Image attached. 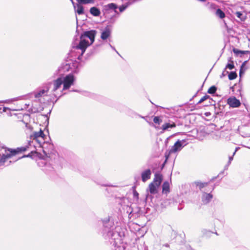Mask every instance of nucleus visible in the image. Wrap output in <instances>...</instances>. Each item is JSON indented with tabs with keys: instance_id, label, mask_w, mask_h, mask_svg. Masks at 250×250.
<instances>
[{
	"instance_id": "f257e3e1",
	"label": "nucleus",
	"mask_w": 250,
	"mask_h": 250,
	"mask_svg": "<svg viewBox=\"0 0 250 250\" xmlns=\"http://www.w3.org/2000/svg\"><path fill=\"white\" fill-rule=\"evenodd\" d=\"M110 226L108 222L104 223V228L103 230V235L106 238H109L114 250H124L125 246L123 242L122 234L118 231L119 228L116 227L115 230H113V229H111L109 227Z\"/></svg>"
},
{
	"instance_id": "f03ea898",
	"label": "nucleus",
	"mask_w": 250,
	"mask_h": 250,
	"mask_svg": "<svg viewBox=\"0 0 250 250\" xmlns=\"http://www.w3.org/2000/svg\"><path fill=\"white\" fill-rule=\"evenodd\" d=\"M96 34V31L93 30L84 32L81 36L79 44L75 47H73L74 50L71 51V56H73L75 52L79 53V55L76 57L80 60L86 48L94 42Z\"/></svg>"
},
{
	"instance_id": "7ed1b4c3",
	"label": "nucleus",
	"mask_w": 250,
	"mask_h": 250,
	"mask_svg": "<svg viewBox=\"0 0 250 250\" xmlns=\"http://www.w3.org/2000/svg\"><path fill=\"white\" fill-rule=\"evenodd\" d=\"M31 146V143H29L28 145L17 147L15 149H4V152H2L0 153V166L3 164L7 159L11 158L16 154L26 151Z\"/></svg>"
},
{
	"instance_id": "20e7f679",
	"label": "nucleus",
	"mask_w": 250,
	"mask_h": 250,
	"mask_svg": "<svg viewBox=\"0 0 250 250\" xmlns=\"http://www.w3.org/2000/svg\"><path fill=\"white\" fill-rule=\"evenodd\" d=\"M51 83H48L42 88H39L34 92V97L38 99L40 102H42L41 98L47 95L48 92L50 88Z\"/></svg>"
},
{
	"instance_id": "39448f33",
	"label": "nucleus",
	"mask_w": 250,
	"mask_h": 250,
	"mask_svg": "<svg viewBox=\"0 0 250 250\" xmlns=\"http://www.w3.org/2000/svg\"><path fill=\"white\" fill-rule=\"evenodd\" d=\"M79 65V63L77 62H66L65 63H63L62 66L60 68L59 70L63 72L69 71L70 70L74 73H77L78 71L77 70V68Z\"/></svg>"
},
{
	"instance_id": "423d86ee",
	"label": "nucleus",
	"mask_w": 250,
	"mask_h": 250,
	"mask_svg": "<svg viewBox=\"0 0 250 250\" xmlns=\"http://www.w3.org/2000/svg\"><path fill=\"white\" fill-rule=\"evenodd\" d=\"M187 144L186 140H178L169 150V154L175 153L180 151Z\"/></svg>"
},
{
	"instance_id": "0eeeda50",
	"label": "nucleus",
	"mask_w": 250,
	"mask_h": 250,
	"mask_svg": "<svg viewBox=\"0 0 250 250\" xmlns=\"http://www.w3.org/2000/svg\"><path fill=\"white\" fill-rule=\"evenodd\" d=\"M75 78L73 74H69L62 78L63 89L62 90L68 89L70 86L74 84Z\"/></svg>"
},
{
	"instance_id": "6e6552de",
	"label": "nucleus",
	"mask_w": 250,
	"mask_h": 250,
	"mask_svg": "<svg viewBox=\"0 0 250 250\" xmlns=\"http://www.w3.org/2000/svg\"><path fill=\"white\" fill-rule=\"evenodd\" d=\"M44 137L45 135L42 129L38 132H33L30 135L31 139L37 142L40 146L43 142Z\"/></svg>"
},
{
	"instance_id": "1a4fd4ad",
	"label": "nucleus",
	"mask_w": 250,
	"mask_h": 250,
	"mask_svg": "<svg viewBox=\"0 0 250 250\" xmlns=\"http://www.w3.org/2000/svg\"><path fill=\"white\" fill-rule=\"evenodd\" d=\"M52 85V83H50ZM63 84L62 78H59L57 80H55L52 84L53 85V87L52 90V92H53V95L57 97H58L57 94L56 93V91L60 88L61 85Z\"/></svg>"
},
{
	"instance_id": "9d476101",
	"label": "nucleus",
	"mask_w": 250,
	"mask_h": 250,
	"mask_svg": "<svg viewBox=\"0 0 250 250\" xmlns=\"http://www.w3.org/2000/svg\"><path fill=\"white\" fill-rule=\"evenodd\" d=\"M228 104L232 107H238L240 105V102L235 97H231L228 99Z\"/></svg>"
},
{
	"instance_id": "9b49d317",
	"label": "nucleus",
	"mask_w": 250,
	"mask_h": 250,
	"mask_svg": "<svg viewBox=\"0 0 250 250\" xmlns=\"http://www.w3.org/2000/svg\"><path fill=\"white\" fill-rule=\"evenodd\" d=\"M117 5L113 3H111L105 5L104 6V14L109 13L110 12V10H114L115 13H117L116 9H117Z\"/></svg>"
},
{
	"instance_id": "f8f14e48",
	"label": "nucleus",
	"mask_w": 250,
	"mask_h": 250,
	"mask_svg": "<svg viewBox=\"0 0 250 250\" xmlns=\"http://www.w3.org/2000/svg\"><path fill=\"white\" fill-rule=\"evenodd\" d=\"M159 187L160 186L157 184L151 183L149 184L146 191L149 192V193L152 194H156L158 192V189Z\"/></svg>"
},
{
	"instance_id": "ddd939ff",
	"label": "nucleus",
	"mask_w": 250,
	"mask_h": 250,
	"mask_svg": "<svg viewBox=\"0 0 250 250\" xmlns=\"http://www.w3.org/2000/svg\"><path fill=\"white\" fill-rule=\"evenodd\" d=\"M111 34V29L108 26H106L102 32L101 38L103 40H106L110 37Z\"/></svg>"
},
{
	"instance_id": "4468645a",
	"label": "nucleus",
	"mask_w": 250,
	"mask_h": 250,
	"mask_svg": "<svg viewBox=\"0 0 250 250\" xmlns=\"http://www.w3.org/2000/svg\"><path fill=\"white\" fill-rule=\"evenodd\" d=\"M151 171L150 169H147L143 171L141 173L142 180L144 182H146L151 177Z\"/></svg>"
},
{
	"instance_id": "2eb2a0df",
	"label": "nucleus",
	"mask_w": 250,
	"mask_h": 250,
	"mask_svg": "<svg viewBox=\"0 0 250 250\" xmlns=\"http://www.w3.org/2000/svg\"><path fill=\"white\" fill-rule=\"evenodd\" d=\"M212 198V195L210 193H204L202 195V201L204 204H207L211 200Z\"/></svg>"
},
{
	"instance_id": "dca6fc26",
	"label": "nucleus",
	"mask_w": 250,
	"mask_h": 250,
	"mask_svg": "<svg viewBox=\"0 0 250 250\" xmlns=\"http://www.w3.org/2000/svg\"><path fill=\"white\" fill-rule=\"evenodd\" d=\"M71 1H72V3L73 4L75 12H77L79 15H82V14H83L84 13L83 7L81 5V4H79L78 3V4H77L75 5L74 3V2L73 1V0H71Z\"/></svg>"
},
{
	"instance_id": "f3484780",
	"label": "nucleus",
	"mask_w": 250,
	"mask_h": 250,
	"mask_svg": "<svg viewBox=\"0 0 250 250\" xmlns=\"http://www.w3.org/2000/svg\"><path fill=\"white\" fill-rule=\"evenodd\" d=\"M162 181V176L161 174L159 173H156L155 174L154 178L152 183L157 184L160 186Z\"/></svg>"
},
{
	"instance_id": "a211bd4d",
	"label": "nucleus",
	"mask_w": 250,
	"mask_h": 250,
	"mask_svg": "<svg viewBox=\"0 0 250 250\" xmlns=\"http://www.w3.org/2000/svg\"><path fill=\"white\" fill-rule=\"evenodd\" d=\"M89 12L92 15L95 17H98L101 14V11L100 9L96 7H92L90 8Z\"/></svg>"
},
{
	"instance_id": "6ab92c4d",
	"label": "nucleus",
	"mask_w": 250,
	"mask_h": 250,
	"mask_svg": "<svg viewBox=\"0 0 250 250\" xmlns=\"http://www.w3.org/2000/svg\"><path fill=\"white\" fill-rule=\"evenodd\" d=\"M162 192L164 194H167L169 192V184L168 182H165L162 186Z\"/></svg>"
},
{
	"instance_id": "aec40b11",
	"label": "nucleus",
	"mask_w": 250,
	"mask_h": 250,
	"mask_svg": "<svg viewBox=\"0 0 250 250\" xmlns=\"http://www.w3.org/2000/svg\"><path fill=\"white\" fill-rule=\"evenodd\" d=\"M176 126V125L174 123L172 124L170 123H165L162 126V129L163 131L167 130L169 128H173Z\"/></svg>"
},
{
	"instance_id": "412c9836",
	"label": "nucleus",
	"mask_w": 250,
	"mask_h": 250,
	"mask_svg": "<svg viewBox=\"0 0 250 250\" xmlns=\"http://www.w3.org/2000/svg\"><path fill=\"white\" fill-rule=\"evenodd\" d=\"M79 4H94L95 0H76Z\"/></svg>"
},
{
	"instance_id": "4be33fe9",
	"label": "nucleus",
	"mask_w": 250,
	"mask_h": 250,
	"mask_svg": "<svg viewBox=\"0 0 250 250\" xmlns=\"http://www.w3.org/2000/svg\"><path fill=\"white\" fill-rule=\"evenodd\" d=\"M216 15L221 19H223L225 17L224 12L220 9H218L215 13Z\"/></svg>"
},
{
	"instance_id": "5701e85b",
	"label": "nucleus",
	"mask_w": 250,
	"mask_h": 250,
	"mask_svg": "<svg viewBox=\"0 0 250 250\" xmlns=\"http://www.w3.org/2000/svg\"><path fill=\"white\" fill-rule=\"evenodd\" d=\"M236 16L239 18L241 21H243L246 18V16L241 12H237L235 13Z\"/></svg>"
},
{
	"instance_id": "b1692460",
	"label": "nucleus",
	"mask_w": 250,
	"mask_h": 250,
	"mask_svg": "<svg viewBox=\"0 0 250 250\" xmlns=\"http://www.w3.org/2000/svg\"><path fill=\"white\" fill-rule=\"evenodd\" d=\"M237 77V74L235 72H231L229 74V79L230 80L235 79Z\"/></svg>"
},
{
	"instance_id": "393cba45",
	"label": "nucleus",
	"mask_w": 250,
	"mask_h": 250,
	"mask_svg": "<svg viewBox=\"0 0 250 250\" xmlns=\"http://www.w3.org/2000/svg\"><path fill=\"white\" fill-rule=\"evenodd\" d=\"M217 88L215 86H212L208 89V92L209 94H214Z\"/></svg>"
},
{
	"instance_id": "a878e982",
	"label": "nucleus",
	"mask_w": 250,
	"mask_h": 250,
	"mask_svg": "<svg viewBox=\"0 0 250 250\" xmlns=\"http://www.w3.org/2000/svg\"><path fill=\"white\" fill-rule=\"evenodd\" d=\"M196 184L197 186H198L200 189L203 188L204 187L207 185V183H203L201 182H197Z\"/></svg>"
},
{
	"instance_id": "bb28decb",
	"label": "nucleus",
	"mask_w": 250,
	"mask_h": 250,
	"mask_svg": "<svg viewBox=\"0 0 250 250\" xmlns=\"http://www.w3.org/2000/svg\"><path fill=\"white\" fill-rule=\"evenodd\" d=\"M234 67L233 62H231V63H228L226 66V69L228 68L229 70L232 69Z\"/></svg>"
},
{
	"instance_id": "cd10ccee",
	"label": "nucleus",
	"mask_w": 250,
	"mask_h": 250,
	"mask_svg": "<svg viewBox=\"0 0 250 250\" xmlns=\"http://www.w3.org/2000/svg\"><path fill=\"white\" fill-rule=\"evenodd\" d=\"M209 98V96L208 95H205L204 96H203L201 99L198 102V104H201L202 103V102H203L204 101H205V100H206L207 99H208Z\"/></svg>"
},
{
	"instance_id": "c85d7f7f",
	"label": "nucleus",
	"mask_w": 250,
	"mask_h": 250,
	"mask_svg": "<svg viewBox=\"0 0 250 250\" xmlns=\"http://www.w3.org/2000/svg\"><path fill=\"white\" fill-rule=\"evenodd\" d=\"M153 122L155 124H160V120L159 117L156 116L153 119Z\"/></svg>"
},
{
	"instance_id": "c756f323",
	"label": "nucleus",
	"mask_w": 250,
	"mask_h": 250,
	"mask_svg": "<svg viewBox=\"0 0 250 250\" xmlns=\"http://www.w3.org/2000/svg\"><path fill=\"white\" fill-rule=\"evenodd\" d=\"M119 8L121 12H123L126 9L125 6L123 5L120 6Z\"/></svg>"
},
{
	"instance_id": "7c9ffc66",
	"label": "nucleus",
	"mask_w": 250,
	"mask_h": 250,
	"mask_svg": "<svg viewBox=\"0 0 250 250\" xmlns=\"http://www.w3.org/2000/svg\"><path fill=\"white\" fill-rule=\"evenodd\" d=\"M11 109L8 107H4L3 108V112H6L7 111H11Z\"/></svg>"
},
{
	"instance_id": "2f4dec72",
	"label": "nucleus",
	"mask_w": 250,
	"mask_h": 250,
	"mask_svg": "<svg viewBox=\"0 0 250 250\" xmlns=\"http://www.w3.org/2000/svg\"><path fill=\"white\" fill-rule=\"evenodd\" d=\"M245 62L242 65L241 67V69H240V75L241 76V74L243 72V66L244 65L245 62Z\"/></svg>"
},
{
	"instance_id": "473e14b6",
	"label": "nucleus",
	"mask_w": 250,
	"mask_h": 250,
	"mask_svg": "<svg viewBox=\"0 0 250 250\" xmlns=\"http://www.w3.org/2000/svg\"><path fill=\"white\" fill-rule=\"evenodd\" d=\"M33 153V151H31V153H29L27 155H24L22 157H30L32 156L31 154Z\"/></svg>"
},
{
	"instance_id": "72a5a7b5",
	"label": "nucleus",
	"mask_w": 250,
	"mask_h": 250,
	"mask_svg": "<svg viewBox=\"0 0 250 250\" xmlns=\"http://www.w3.org/2000/svg\"><path fill=\"white\" fill-rule=\"evenodd\" d=\"M233 156L232 155V156L229 157V160L228 162L229 165L231 163V161L233 160Z\"/></svg>"
},
{
	"instance_id": "f704fd0d",
	"label": "nucleus",
	"mask_w": 250,
	"mask_h": 250,
	"mask_svg": "<svg viewBox=\"0 0 250 250\" xmlns=\"http://www.w3.org/2000/svg\"><path fill=\"white\" fill-rule=\"evenodd\" d=\"M239 148H240L239 147H236L235 151L234 152V153L233 154V156H234L235 155V153L239 149Z\"/></svg>"
},
{
	"instance_id": "c9c22d12",
	"label": "nucleus",
	"mask_w": 250,
	"mask_h": 250,
	"mask_svg": "<svg viewBox=\"0 0 250 250\" xmlns=\"http://www.w3.org/2000/svg\"><path fill=\"white\" fill-rule=\"evenodd\" d=\"M234 52L236 53H237L238 52H240V53H242L244 54L243 52L241 51H239V50H234Z\"/></svg>"
},
{
	"instance_id": "e433bc0d",
	"label": "nucleus",
	"mask_w": 250,
	"mask_h": 250,
	"mask_svg": "<svg viewBox=\"0 0 250 250\" xmlns=\"http://www.w3.org/2000/svg\"><path fill=\"white\" fill-rule=\"evenodd\" d=\"M134 196L138 197V195H139V194L136 191H134Z\"/></svg>"
},
{
	"instance_id": "4c0bfd02",
	"label": "nucleus",
	"mask_w": 250,
	"mask_h": 250,
	"mask_svg": "<svg viewBox=\"0 0 250 250\" xmlns=\"http://www.w3.org/2000/svg\"><path fill=\"white\" fill-rule=\"evenodd\" d=\"M109 45L112 48V49L114 50L118 54V52L116 50L115 48L114 47H113L111 44H109Z\"/></svg>"
},
{
	"instance_id": "58836bf2",
	"label": "nucleus",
	"mask_w": 250,
	"mask_h": 250,
	"mask_svg": "<svg viewBox=\"0 0 250 250\" xmlns=\"http://www.w3.org/2000/svg\"><path fill=\"white\" fill-rule=\"evenodd\" d=\"M225 76V71H223L222 74V76H221V77H224Z\"/></svg>"
},
{
	"instance_id": "ea45409f",
	"label": "nucleus",
	"mask_w": 250,
	"mask_h": 250,
	"mask_svg": "<svg viewBox=\"0 0 250 250\" xmlns=\"http://www.w3.org/2000/svg\"><path fill=\"white\" fill-rule=\"evenodd\" d=\"M140 117L141 118H144V117H143V116H140Z\"/></svg>"
},
{
	"instance_id": "a19ab883",
	"label": "nucleus",
	"mask_w": 250,
	"mask_h": 250,
	"mask_svg": "<svg viewBox=\"0 0 250 250\" xmlns=\"http://www.w3.org/2000/svg\"><path fill=\"white\" fill-rule=\"evenodd\" d=\"M247 148L250 149V147H249V146H247Z\"/></svg>"
},
{
	"instance_id": "79ce46f5",
	"label": "nucleus",
	"mask_w": 250,
	"mask_h": 250,
	"mask_svg": "<svg viewBox=\"0 0 250 250\" xmlns=\"http://www.w3.org/2000/svg\"><path fill=\"white\" fill-rule=\"evenodd\" d=\"M20 109H18L17 110H20ZM15 110V109H13V111Z\"/></svg>"
},
{
	"instance_id": "37998d69",
	"label": "nucleus",
	"mask_w": 250,
	"mask_h": 250,
	"mask_svg": "<svg viewBox=\"0 0 250 250\" xmlns=\"http://www.w3.org/2000/svg\"><path fill=\"white\" fill-rule=\"evenodd\" d=\"M0 109H1V108L0 107Z\"/></svg>"
}]
</instances>
